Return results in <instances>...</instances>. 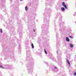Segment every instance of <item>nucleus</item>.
Instances as JSON below:
<instances>
[{
    "instance_id": "1",
    "label": "nucleus",
    "mask_w": 76,
    "mask_h": 76,
    "mask_svg": "<svg viewBox=\"0 0 76 76\" xmlns=\"http://www.w3.org/2000/svg\"><path fill=\"white\" fill-rule=\"evenodd\" d=\"M62 5L64 7L65 9H67V6H66V5L64 3V2H63L62 3Z\"/></svg>"
},
{
    "instance_id": "14",
    "label": "nucleus",
    "mask_w": 76,
    "mask_h": 76,
    "mask_svg": "<svg viewBox=\"0 0 76 76\" xmlns=\"http://www.w3.org/2000/svg\"><path fill=\"white\" fill-rule=\"evenodd\" d=\"M34 32H35V30H34Z\"/></svg>"
},
{
    "instance_id": "8",
    "label": "nucleus",
    "mask_w": 76,
    "mask_h": 76,
    "mask_svg": "<svg viewBox=\"0 0 76 76\" xmlns=\"http://www.w3.org/2000/svg\"><path fill=\"white\" fill-rule=\"evenodd\" d=\"M31 47H32V48H34V45L32 43L31 44Z\"/></svg>"
},
{
    "instance_id": "5",
    "label": "nucleus",
    "mask_w": 76,
    "mask_h": 76,
    "mask_svg": "<svg viewBox=\"0 0 76 76\" xmlns=\"http://www.w3.org/2000/svg\"><path fill=\"white\" fill-rule=\"evenodd\" d=\"M66 40L67 42H69L70 41V39L68 37H66Z\"/></svg>"
},
{
    "instance_id": "7",
    "label": "nucleus",
    "mask_w": 76,
    "mask_h": 76,
    "mask_svg": "<svg viewBox=\"0 0 76 76\" xmlns=\"http://www.w3.org/2000/svg\"><path fill=\"white\" fill-rule=\"evenodd\" d=\"M0 68H1V69H5L4 67L3 66L1 65L0 66Z\"/></svg>"
},
{
    "instance_id": "9",
    "label": "nucleus",
    "mask_w": 76,
    "mask_h": 76,
    "mask_svg": "<svg viewBox=\"0 0 76 76\" xmlns=\"http://www.w3.org/2000/svg\"><path fill=\"white\" fill-rule=\"evenodd\" d=\"M0 32H1V33H3V31L2 30V29H0Z\"/></svg>"
},
{
    "instance_id": "13",
    "label": "nucleus",
    "mask_w": 76,
    "mask_h": 76,
    "mask_svg": "<svg viewBox=\"0 0 76 76\" xmlns=\"http://www.w3.org/2000/svg\"><path fill=\"white\" fill-rule=\"evenodd\" d=\"M31 72H33V69H31Z\"/></svg>"
},
{
    "instance_id": "12",
    "label": "nucleus",
    "mask_w": 76,
    "mask_h": 76,
    "mask_svg": "<svg viewBox=\"0 0 76 76\" xmlns=\"http://www.w3.org/2000/svg\"><path fill=\"white\" fill-rule=\"evenodd\" d=\"M54 68H55V69H57V67L55 66V67Z\"/></svg>"
},
{
    "instance_id": "11",
    "label": "nucleus",
    "mask_w": 76,
    "mask_h": 76,
    "mask_svg": "<svg viewBox=\"0 0 76 76\" xmlns=\"http://www.w3.org/2000/svg\"><path fill=\"white\" fill-rule=\"evenodd\" d=\"M70 38H73V37L71 36H70Z\"/></svg>"
},
{
    "instance_id": "4",
    "label": "nucleus",
    "mask_w": 76,
    "mask_h": 76,
    "mask_svg": "<svg viewBox=\"0 0 76 76\" xmlns=\"http://www.w3.org/2000/svg\"><path fill=\"white\" fill-rule=\"evenodd\" d=\"M66 61H67V63L68 64L69 66H70V62L67 59L66 60Z\"/></svg>"
},
{
    "instance_id": "6",
    "label": "nucleus",
    "mask_w": 76,
    "mask_h": 76,
    "mask_svg": "<svg viewBox=\"0 0 76 76\" xmlns=\"http://www.w3.org/2000/svg\"><path fill=\"white\" fill-rule=\"evenodd\" d=\"M69 46L71 48H73V44L72 43L69 44Z\"/></svg>"
},
{
    "instance_id": "3",
    "label": "nucleus",
    "mask_w": 76,
    "mask_h": 76,
    "mask_svg": "<svg viewBox=\"0 0 76 76\" xmlns=\"http://www.w3.org/2000/svg\"><path fill=\"white\" fill-rule=\"evenodd\" d=\"M25 10L26 12H27V11H28V7H27V6H26L25 7Z\"/></svg>"
},
{
    "instance_id": "2",
    "label": "nucleus",
    "mask_w": 76,
    "mask_h": 76,
    "mask_svg": "<svg viewBox=\"0 0 76 76\" xmlns=\"http://www.w3.org/2000/svg\"><path fill=\"white\" fill-rule=\"evenodd\" d=\"M61 10L62 12H64L65 10V8L64 7H61Z\"/></svg>"
},
{
    "instance_id": "15",
    "label": "nucleus",
    "mask_w": 76,
    "mask_h": 76,
    "mask_svg": "<svg viewBox=\"0 0 76 76\" xmlns=\"http://www.w3.org/2000/svg\"><path fill=\"white\" fill-rule=\"evenodd\" d=\"M23 0H20V1H23Z\"/></svg>"
},
{
    "instance_id": "10",
    "label": "nucleus",
    "mask_w": 76,
    "mask_h": 76,
    "mask_svg": "<svg viewBox=\"0 0 76 76\" xmlns=\"http://www.w3.org/2000/svg\"><path fill=\"white\" fill-rule=\"evenodd\" d=\"M44 51H45V54H47V51H46V50H45Z\"/></svg>"
}]
</instances>
